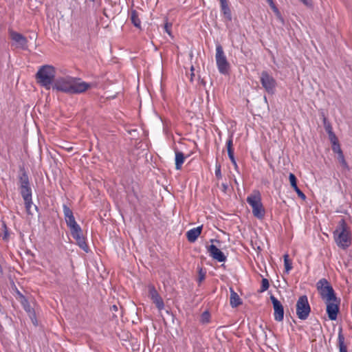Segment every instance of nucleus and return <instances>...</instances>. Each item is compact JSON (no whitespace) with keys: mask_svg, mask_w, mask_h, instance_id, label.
I'll return each mask as SVG.
<instances>
[{"mask_svg":"<svg viewBox=\"0 0 352 352\" xmlns=\"http://www.w3.org/2000/svg\"><path fill=\"white\" fill-rule=\"evenodd\" d=\"M24 200V203H25V209H26V211L28 214H31V207L33 204L32 203V197L31 198H28V199H23Z\"/></svg>","mask_w":352,"mask_h":352,"instance_id":"29","label":"nucleus"},{"mask_svg":"<svg viewBox=\"0 0 352 352\" xmlns=\"http://www.w3.org/2000/svg\"><path fill=\"white\" fill-rule=\"evenodd\" d=\"M127 199L130 204H132L133 206H135L136 202H138L139 200L138 194L134 192H133V194L129 193L127 195Z\"/></svg>","mask_w":352,"mask_h":352,"instance_id":"27","label":"nucleus"},{"mask_svg":"<svg viewBox=\"0 0 352 352\" xmlns=\"http://www.w3.org/2000/svg\"><path fill=\"white\" fill-rule=\"evenodd\" d=\"M324 129L327 133L333 132V128L330 122L327 120L324 113L322 114Z\"/></svg>","mask_w":352,"mask_h":352,"instance_id":"26","label":"nucleus"},{"mask_svg":"<svg viewBox=\"0 0 352 352\" xmlns=\"http://www.w3.org/2000/svg\"><path fill=\"white\" fill-rule=\"evenodd\" d=\"M63 211L65 223L70 230L72 237L76 240V243L82 250L88 252L89 247L82 234V230L76 221L72 210L66 204H63Z\"/></svg>","mask_w":352,"mask_h":352,"instance_id":"2","label":"nucleus"},{"mask_svg":"<svg viewBox=\"0 0 352 352\" xmlns=\"http://www.w3.org/2000/svg\"><path fill=\"white\" fill-rule=\"evenodd\" d=\"M233 141H232V135H230L226 142L227 151L229 159L234 158V150L232 148Z\"/></svg>","mask_w":352,"mask_h":352,"instance_id":"22","label":"nucleus"},{"mask_svg":"<svg viewBox=\"0 0 352 352\" xmlns=\"http://www.w3.org/2000/svg\"><path fill=\"white\" fill-rule=\"evenodd\" d=\"M220 7H221V11L222 14H223L224 17L226 18V19L228 21L230 22L232 19V13H231V10H230V8L228 5V0H224V1H220Z\"/></svg>","mask_w":352,"mask_h":352,"instance_id":"17","label":"nucleus"},{"mask_svg":"<svg viewBox=\"0 0 352 352\" xmlns=\"http://www.w3.org/2000/svg\"><path fill=\"white\" fill-rule=\"evenodd\" d=\"M111 310L112 311H118V307L116 305H113L111 307Z\"/></svg>","mask_w":352,"mask_h":352,"instance_id":"45","label":"nucleus"},{"mask_svg":"<svg viewBox=\"0 0 352 352\" xmlns=\"http://www.w3.org/2000/svg\"><path fill=\"white\" fill-rule=\"evenodd\" d=\"M338 344L340 352H347L346 346L344 345V337L342 334V329L338 333Z\"/></svg>","mask_w":352,"mask_h":352,"instance_id":"23","label":"nucleus"},{"mask_svg":"<svg viewBox=\"0 0 352 352\" xmlns=\"http://www.w3.org/2000/svg\"><path fill=\"white\" fill-rule=\"evenodd\" d=\"M8 34L12 41V45L13 46L16 48L23 50L28 49V39L22 34L19 33L12 29H8Z\"/></svg>","mask_w":352,"mask_h":352,"instance_id":"11","label":"nucleus"},{"mask_svg":"<svg viewBox=\"0 0 352 352\" xmlns=\"http://www.w3.org/2000/svg\"><path fill=\"white\" fill-rule=\"evenodd\" d=\"M215 60L219 72L221 74L226 75L229 72L230 64L225 55L223 49L220 44L216 46Z\"/></svg>","mask_w":352,"mask_h":352,"instance_id":"6","label":"nucleus"},{"mask_svg":"<svg viewBox=\"0 0 352 352\" xmlns=\"http://www.w3.org/2000/svg\"><path fill=\"white\" fill-rule=\"evenodd\" d=\"M136 132H137V130H136V129H133V130H131V131H129V133L132 136H133V137L135 136V135H133V133H136Z\"/></svg>","mask_w":352,"mask_h":352,"instance_id":"46","label":"nucleus"},{"mask_svg":"<svg viewBox=\"0 0 352 352\" xmlns=\"http://www.w3.org/2000/svg\"><path fill=\"white\" fill-rule=\"evenodd\" d=\"M274 12L275 13V14H276L278 18L281 19V14H280V11L278 10V8H276V9L274 11Z\"/></svg>","mask_w":352,"mask_h":352,"instance_id":"43","label":"nucleus"},{"mask_svg":"<svg viewBox=\"0 0 352 352\" xmlns=\"http://www.w3.org/2000/svg\"><path fill=\"white\" fill-rule=\"evenodd\" d=\"M221 186H222V188H223V192H226V190H227V189L228 188V184L223 183V184H221Z\"/></svg>","mask_w":352,"mask_h":352,"instance_id":"44","label":"nucleus"},{"mask_svg":"<svg viewBox=\"0 0 352 352\" xmlns=\"http://www.w3.org/2000/svg\"><path fill=\"white\" fill-rule=\"evenodd\" d=\"M185 160L184 155L181 151H175V168L180 170Z\"/></svg>","mask_w":352,"mask_h":352,"instance_id":"20","label":"nucleus"},{"mask_svg":"<svg viewBox=\"0 0 352 352\" xmlns=\"http://www.w3.org/2000/svg\"><path fill=\"white\" fill-rule=\"evenodd\" d=\"M327 134H328L329 139L331 144L338 142V138H337V136L336 135V134L334 133L333 131L331 132V133H329Z\"/></svg>","mask_w":352,"mask_h":352,"instance_id":"33","label":"nucleus"},{"mask_svg":"<svg viewBox=\"0 0 352 352\" xmlns=\"http://www.w3.org/2000/svg\"><path fill=\"white\" fill-rule=\"evenodd\" d=\"M171 28H172V23L166 22L165 23L164 25V31L168 34L169 35H171Z\"/></svg>","mask_w":352,"mask_h":352,"instance_id":"36","label":"nucleus"},{"mask_svg":"<svg viewBox=\"0 0 352 352\" xmlns=\"http://www.w3.org/2000/svg\"><path fill=\"white\" fill-rule=\"evenodd\" d=\"M317 288L320 291L321 298L324 301L336 300L335 292L327 279H320L317 283Z\"/></svg>","mask_w":352,"mask_h":352,"instance_id":"7","label":"nucleus"},{"mask_svg":"<svg viewBox=\"0 0 352 352\" xmlns=\"http://www.w3.org/2000/svg\"><path fill=\"white\" fill-rule=\"evenodd\" d=\"M338 160L340 164H341V166L343 167V168H344L347 170H349V167L348 166L347 162H346V160L344 159V156L343 153L338 155Z\"/></svg>","mask_w":352,"mask_h":352,"instance_id":"28","label":"nucleus"},{"mask_svg":"<svg viewBox=\"0 0 352 352\" xmlns=\"http://www.w3.org/2000/svg\"><path fill=\"white\" fill-rule=\"evenodd\" d=\"M56 71L53 66L45 65L41 66L36 74L37 82L46 89H50L52 87Z\"/></svg>","mask_w":352,"mask_h":352,"instance_id":"4","label":"nucleus"},{"mask_svg":"<svg viewBox=\"0 0 352 352\" xmlns=\"http://www.w3.org/2000/svg\"><path fill=\"white\" fill-rule=\"evenodd\" d=\"M215 176L217 179H221L222 177L221 165L219 164H216L215 166Z\"/></svg>","mask_w":352,"mask_h":352,"instance_id":"34","label":"nucleus"},{"mask_svg":"<svg viewBox=\"0 0 352 352\" xmlns=\"http://www.w3.org/2000/svg\"><path fill=\"white\" fill-rule=\"evenodd\" d=\"M210 314L208 311H204L201 314V320L203 323H208L210 321Z\"/></svg>","mask_w":352,"mask_h":352,"instance_id":"32","label":"nucleus"},{"mask_svg":"<svg viewBox=\"0 0 352 352\" xmlns=\"http://www.w3.org/2000/svg\"><path fill=\"white\" fill-rule=\"evenodd\" d=\"M296 315L300 320H305L311 312V307L307 296L303 295L298 298L296 305Z\"/></svg>","mask_w":352,"mask_h":352,"instance_id":"8","label":"nucleus"},{"mask_svg":"<svg viewBox=\"0 0 352 352\" xmlns=\"http://www.w3.org/2000/svg\"><path fill=\"white\" fill-rule=\"evenodd\" d=\"M327 305V313L331 320H336L339 311V300L325 301Z\"/></svg>","mask_w":352,"mask_h":352,"instance_id":"14","label":"nucleus"},{"mask_svg":"<svg viewBox=\"0 0 352 352\" xmlns=\"http://www.w3.org/2000/svg\"><path fill=\"white\" fill-rule=\"evenodd\" d=\"M230 290V305L232 307H236L242 304V301L239 295L234 291L232 288Z\"/></svg>","mask_w":352,"mask_h":352,"instance_id":"19","label":"nucleus"},{"mask_svg":"<svg viewBox=\"0 0 352 352\" xmlns=\"http://www.w3.org/2000/svg\"><path fill=\"white\" fill-rule=\"evenodd\" d=\"M267 2L270 4V6L272 9L273 11H274L277 8V7L274 4L273 0H270Z\"/></svg>","mask_w":352,"mask_h":352,"instance_id":"37","label":"nucleus"},{"mask_svg":"<svg viewBox=\"0 0 352 352\" xmlns=\"http://www.w3.org/2000/svg\"><path fill=\"white\" fill-rule=\"evenodd\" d=\"M333 234L334 241L340 248L346 250L350 247L352 241L351 233L344 219H341Z\"/></svg>","mask_w":352,"mask_h":352,"instance_id":"3","label":"nucleus"},{"mask_svg":"<svg viewBox=\"0 0 352 352\" xmlns=\"http://www.w3.org/2000/svg\"><path fill=\"white\" fill-rule=\"evenodd\" d=\"M260 81L269 94H274L276 90V81L272 76L266 71H263L261 74Z\"/></svg>","mask_w":352,"mask_h":352,"instance_id":"10","label":"nucleus"},{"mask_svg":"<svg viewBox=\"0 0 352 352\" xmlns=\"http://www.w3.org/2000/svg\"><path fill=\"white\" fill-rule=\"evenodd\" d=\"M284 258V266H285V272L287 274H289L290 270L292 269V261L289 258V255L285 254L283 256Z\"/></svg>","mask_w":352,"mask_h":352,"instance_id":"25","label":"nucleus"},{"mask_svg":"<svg viewBox=\"0 0 352 352\" xmlns=\"http://www.w3.org/2000/svg\"><path fill=\"white\" fill-rule=\"evenodd\" d=\"M25 310L29 314V316L32 322V323L36 326L37 325V320L36 318V314L33 309L31 308L30 305H24Z\"/></svg>","mask_w":352,"mask_h":352,"instance_id":"24","label":"nucleus"},{"mask_svg":"<svg viewBox=\"0 0 352 352\" xmlns=\"http://www.w3.org/2000/svg\"><path fill=\"white\" fill-rule=\"evenodd\" d=\"M91 87V84L80 79L66 76L56 80L52 88L69 94H81Z\"/></svg>","mask_w":352,"mask_h":352,"instance_id":"1","label":"nucleus"},{"mask_svg":"<svg viewBox=\"0 0 352 352\" xmlns=\"http://www.w3.org/2000/svg\"><path fill=\"white\" fill-rule=\"evenodd\" d=\"M300 1L301 2H302L307 6H312L311 0H300Z\"/></svg>","mask_w":352,"mask_h":352,"instance_id":"38","label":"nucleus"},{"mask_svg":"<svg viewBox=\"0 0 352 352\" xmlns=\"http://www.w3.org/2000/svg\"><path fill=\"white\" fill-rule=\"evenodd\" d=\"M206 277V272H204L202 268H199V277H198V282L201 283Z\"/></svg>","mask_w":352,"mask_h":352,"instance_id":"35","label":"nucleus"},{"mask_svg":"<svg viewBox=\"0 0 352 352\" xmlns=\"http://www.w3.org/2000/svg\"><path fill=\"white\" fill-rule=\"evenodd\" d=\"M130 19L131 21V23L133 24V25L136 28H141V21L139 18L138 12L135 10H132L130 13Z\"/></svg>","mask_w":352,"mask_h":352,"instance_id":"21","label":"nucleus"},{"mask_svg":"<svg viewBox=\"0 0 352 352\" xmlns=\"http://www.w3.org/2000/svg\"><path fill=\"white\" fill-rule=\"evenodd\" d=\"M148 294L153 302L155 305L158 310L161 311L164 308L163 299L158 294L157 291L153 285L148 286Z\"/></svg>","mask_w":352,"mask_h":352,"instance_id":"13","label":"nucleus"},{"mask_svg":"<svg viewBox=\"0 0 352 352\" xmlns=\"http://www.w3.org/2000/svg\"><path fill=\"white\" fill-rule=\"evenodd\" d=\"M270 300L273 305L274 313V320L280 322L284 318V309L281 302L273 295L270 296Z\"/></svg>","mask_w":352,"mask_h":352,"instance_id":"12","label":"nucleus"},{"mask_svg":"<svg viewBox=\"0 0 352 352\" xmlns=\"http://www.w3.org/2000/svg\"><path fill=\"white\" fill-rule=\"evenodd\" d=\"M20 193L23 199L32 197V188L29 177L25 171H23L19 177Z\"/></svg>","mask_w":352,"mask_h":352,"instance_id":"9","label":"nucleus"},{"mask_svg":"<svg viewBox=\"0 0 352 352\" xmlns=\"http://www.w3.org/2000/svg\"><path fill=\"white\" fill-rule=\"evenodd\" d=\"M203 226H198L197 228H193L189 230L186 232V237L189 242L193 243L195 242L199 236L201 234L202 231Z\"/></svg>","mask_w":352,"mask_h":352,"instance_id":"16","label":"nucleus"},{"mask_svg":"<svg viewBox=\"0 0 352 352\" xmlns=\"http://www.w3.org/2000/svg\"><path fill=\"white\" fill-rule=\"evenodd\" d=\"M232 164L234 165L235 168H237L238 166L235 160V157L230 159Z\"/></svg>","mask_w":352,"mask_h":352,"instance_id":"40","label":"nucleus"},{"mask_svg":"<svg viewBox=\"0 0 352 352\" xmlns=\"http://www.w3.org/2000/svg\"><path fill=\"white\" fill-rule=\"evenodd\" d=\"M232 164L234 165L235 168H237L238 166L235 160V157L230 159Z\"/></svg>","mask_w":352,"mask_h":352,"instance_id":"41","label":"nucleus"},{"mask_svg":"<svg viewBox=\"0 0 352 352\" xmlns=\"http://www.w3.org/2000/svg\"><path fill=\"white\" fill-rule=\"evenodd\" d=\"M269 287H270L269 280L267 278H263L261 281V287L260 292H265L266 290L268 289Z\"/></svg>","mask_w":352,"mask_h":352,"instance_id":"30","label":"nucleus"},{"mask_svg":"<svg viewBox=\"0 0 352 352\" xmlns=\"http://www.w3.org/2000/svg\"><path fill=\"white\" fill-rule=\"evenodd\" d=\"M232 164L234 165L235 168H237L238 166L235 160V157L230 159Z\"/></svg>","mask_w":352,"mask_h":352,"instance_id":"42","label":"nucleus"},{"mask_svg":"<svg viewBox=\"0 0 352 352\" xmlns=\"http://www.w3.org/2000/svg\"><path fill=\"white\" fill-rule=\"evenodd\" d=\"M289 179L292 187L297 193L298 196L300 197L302 199L305 200L306 199V196L298 187L296 176L293 173H289Z\"/></svg>","mask_w":352,"mask_h":352,"instance_id":"18","label":"nucleus"},{"mask_svg":"<svg viewBox=\"0 0 352 352\" xmlns=\"http://www.w3.org/2000/svg\"><path fill=\"white\" fill-rule=\"evenodd\" d=\"M190 71H191V74H190V80L191 82H192V80H193V77L195 76V74H194V72H193V71H194V67H193V66H192V67H191V68H190Z\"/></svg>","mask_w":352,"mask_h":352,"instance_id":"39","label":"nucleus"},{"mask_svg":"<svg viewBox=\"0 0 352 352\" xmlns=\"http://www.w3.org/2000/svg\"><path fill=\"white\" fill-rule=\"evenodd\" d=\"M208 252L210 256L218 262H224L226 256L224 254L214 245H210L208 247Z\"/></svg>","mask_w":352,"mask_h":352,"instance_id":"15","label":"nucleus"},{"mask_svg":"<svg viewBox=\"0 0 352 352\" xmlns=\"http://www.w3.org/2000/svg\"><path fill=\"white\" fill-rule=\"evenodd\" d=\"M246 201L252 207L254 216L258 219H262L265 216V211L261 201L260 192L254 190L251 195L248 196Z\"/></svg>","mask_w":352,"mask_h":352,"instance_id":"5","label":"nucleus"},{"mask_svg":"<svg viewBox=\"0 0 352 352\" xmlns=\"http://www.w3.org/2000/svg\"><path fill=\"white\" fill-rule=\"evenodd\" d=\"M332 150L335 153H337L338 155L343 153L340 145L339 144V142L335 144H332Z\"/></svg>","mask_w":352,"mask_h":352,"instance_id":"31","label":"nucleus"}]
</instances>
